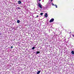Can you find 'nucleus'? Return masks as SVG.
Listing matches in <instances>:
<instances>
[{
	"label": "nucleus",
	"mask_w": 74,
	"mask_h": 74,
	"mask_svg": "<svg viewBox=\"0 0 74 74\" xmlns=\"http://www.w3.org/2000/svg\"><path fill=\"white\" fill-rule=\"evenodd\" d=\"M71 53L73 54V55H74V51H72L71 52Z\"/></svg>",
	"instance_id": "6"
},
{
	"label": "nucleus",
	"mask_w": 74,
	"mask_h": 74,
	"mask_svg": "<svg viewBox=\"0 0 74 74\" xmlns=\"http://www.w3.org/2000/svg\"><path fill=\"white\" fill-rule=\"evenodd\" d=\"M17 23H20V21L19 20H18L17 21Z\"/></svg>",
	"instance_id": "7"
},
{
	"label": "nucleus",
	"mask_w": 74,
	"mask_h": 74,
	"mask_svg": "<svg viewBox=\"0 0 74 74\" xmlns=\"http://www.w3.org/2000/svg\"><path fill=\"white\" fill-rule=\"evenodd\" d=\"M11 48H13V47L11 46Z\"/></svg>",
	"instance_id": "14"
},
{
	"label": "nucleus",
	"mask_w": 74,
	"mask_h": 74,
	"mask_svg": "<svg viewBox=\"0 0 74 74\" xmlns=\"http://www.w3.org/2000/svg\"><path fill=\"white\" fill-rule=\"evenodd\" d=\"M38 16L37 15L36 16V18H38Z\"/></svg>",
	"instance_id": "13"
},
{
	"label": "nucleus",
	"mask_w": 74,
	"mask_h": 74,
	"mask_svg": "<svg viewBox=\"0 0 74 74\" xmlns=\"http://www.w3.org/2000/svg\"><path fill=\"white\" fill-rule=\"evenodd\" d=\"M39 1H41V0H39Z\"/></svg>",
	"instance_id": "19"
},
{
	"label": "nucleus",
	"mask_w": 74,
	"mask_h": 74,
	"mask_svg": "<svg viewBox=\"0 0 74 74\" xmlns=\"http://www.w3.org/2000/svg\"><path fill=\"white\" fill-rule=\"evenodd\" d=\"M48 14L47 13H45V16L46 18L48 17Z\"/></svg>",
	"instance_id": "4"
},
{
	"label": "nucleus",
	"mask_w": 74,
	"mask_h": 74,
	"mask_svg": "<svg viewBox=\"0 0 74 74\" xmlns=\"http://www.w3.org/2000/svg\"><path fill=\"white\" fill-rule=\"evenodd\" d=\"M51 5H54V6H56V8H58V6L57 5H54L53 3H51Z\"/></svg>",
	"instance_id": "3"
},
{
	"label": "nucleus",
	"mask_w": 74,
	"mask_h": 74,
	"mask_svg": "<svg viewBox=\"0 0 74 74\" xmlns=\"http://www.w3.org/2000/svg\"><path fill=\"white\" fill-rule=\"evenodd\" d=\"M49 4L50 5V3H49Z\"/></svg>",
	"instance_id": "17"
},
{
	"label": "nucleus",
	"mask_w": 74,
	"mask_h": 74,
	"mask_svg": "<svg viewBox=\"0 0 74 74\" xmlns=\"http://www.w3.org/2000/svg\"><path fill=\"white\" fill-rule=\"evenodd\" d=\"M73 37H74V35H73Z\"/></svg>",
	"instance_id": "18"
},
{
	"label": "nucleus",
	"mask_w": 74,
	"mask_h": 74,
	"mask_svg": "<svg viewBox=\"0 0 74 74\" xmlns=\"http://www.w3.org/2000/svg\"><path fill=\"white\" fill-rule=\"evenodd\" d=\"M40 15H43V13H40Z\"/></svg>",
	"instance_id": "11"
},
{
	"label": "nucleus",
	"mask_w": 74,
	"mask_h": 74,
	"mask_svg": "<svg viewBox=\"0 0 74 74\" xmlns=\"http://www.w3.org/2000/svg\"><path fill=\"white\" fill-rule=\"evenodd\" d=\"M18 10H19V9H20V8H18Z\"/></svg>",
	"instance_id": "15"
},
{
	"label": "nucleus",
	"mask_w": 74,
	"mask_h": 74,
	"mask_svg": "<svg viewBox=\"0 0 74 74\" xmlns=\"http://www.w3.org/2000/svg\"><path fill=\"white\" fill-rule=\"evenodd\" d=\"M40 52L39 51H37L36 52V54H38V53H39Z\"/></svg>",
	"instance_id": "9"
},
{
	"label": "nucleus",
	"mask_w": 74,
	"mask_h": 74,
	"mask_svg": "<svg viewBox=\"0 0 74 74\" xmlns=\"http://www.w3.org/2000/svg\"><path fill=\"white\" fill-rule=\"evenodd\" d=\"M46 8H49L50 7V6H46Z\"/></svg>",
	"instance_id": "12"
},
{
	"label": "nucleus",
	"mask_w": 74,
	"mask_h": 74,
	"mask_svg": "<svg viewBox=\"0 0 74 74\" xmlns=\"http://www.w3.org/2000/svg\"><path fill=\"white\" fill-rule=\"evenodd\" d=\"M54 21V19L53 18H51L49 21V22L50 23H51V22H52Z\"/></svg>",
	"instance_id": "2"
},
{
	"label": "nucleus",
	"mask_w": 74,
	"mask_h": 74,
	"mask_svg": "<svg viewBox=\"0 0 74 74\" xmlns=\"http://www.w3.org/2000/svg\"><path fill=\"white\" fill-rule=\"evenodd\" d=\"M18 3L19 4H21V3H22V2H21V1H19L18 2Z\"/></svg>",
	"instance_id": "5"
},
{
	"label": "nucleus",
	"mask_w": 74,
	"mask_h": 74,
	"mask_svg": "<svg viewBox=\"0 0 74 74\" xmlns=\"http://www.w3.org/2000/svg\"><path fill=\"white\" fill-rule=\"evenodd\" d=\"M40 71H38L37 73V74H40Z\"/></svg>",
	"instance_id": "8"
},
{
	"label": "nucleus",
	"mask_w": 74,
	"mask_h": 74,
	"mask_svg": "<svg viewBox=\"0 0 74 74\" xmlns=\"http://www.w3.org/2000/svg\"><path fill=\"white\" fill-rule=\"evenodd\" d=\"M38 4L39 5V8H40V9H41V8H42V5H41L40 3H38Z\"/></svg>",
	"instance_id": "1"
},
{
	"label": "nucleus",
	"mask_w": 74,
	"mask_h": 74,
	"mask_svg": "<svg viewBox=\"0 0 74 74\" xmlns=\"http://www.w3.org/2000/svg\"><path fill=\"white\" fill-rule=\"evenodd\" d=\"M1 35V33L0 32V36Z\"/></svg>",
	"instance_id": "20"
},
{
	"label": "nucleus",
	"mask_w": 74,
	"mask_h": 74,
	"mask_svg": "<svg viewBox=\"0 0 74 74\" xmlns=\"http://www.w3.org/2000/svg\"><path fill=\"white\" fill-rule=\"evenodd\" d=\"M52 2V1H53V0H50Z\"/></svg>",
	"instance_id": "16"
},
{
	"label": "nucleus",
	"mask_w": 74,
	"mask_h": 74,
	"mask_svg": "<svg viewBox=\"0 0 74 74\" xmlns=\"http://www.w3.org/2000/svg\"><path fill=\"white\" fill-rule=\"evenodd\" d=\"M32 49H35V47H33L32 48Z\"/></svg>",
	"instance_id": "10"
}]
</instances>
